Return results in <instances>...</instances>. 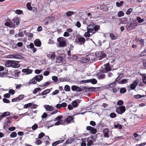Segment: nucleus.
Segmentation results:
<instances>
[{"label": "nucleus", "mask_w": 146, "mask_h": 146, "mask_svg": "<svg viewBox=\"0 0 146 146\" xmlns=\"http://www.w3.org/2000/svg\"><path fill=\"white\" fill-rule=\"evenodd\" d=\"M126 91V89L124 88H122L120 89V93L121 94L125 93Z\"/></svg>", "instance_id": "nucleus-55"}, {"label": "nucleus", "mask_w": 146, "mask_h": 146, "mask_svg": "<svg viewBox=\"0 0 146 146\" xmlns=\"http://www.w3.org/2000/svg\"><path fill=\"white\" fill-rule=\"evenodd\" d=\"M22 72L24 73H26L27 74H29L32 73V70L29 69H23L22 70Z\"/></svg>", "instance_id": "nucleus-23"}, {"label": "nucleus", "mask_w": 146, "mask_h": 146, "mask_svg": "<svg viewBox=\"0 0 146 146\" xmlns=\"http://www.w3.org/2000/svg\"><path fill=\"white\" fill-rule=\"evenodd\" d=\"M32 106V103H29L25 105L24 106V108H27L29 107H31Z\"/></svg>", "instance_id": "nucleus-48"}, {"label": "nucleus", "mask_w": 146, "mask_h": 146, "mask_svg": "<svg viewBox=\"0 0 146 146\" xmlns=\"http://www.w3.org/2000/svg\"><path fill=\"white\" fill-rule=\"evenodd\" d=\"M62 57L60 56H58L56 57V62L57 63H60L62 62Z\"/></svg>", "instance_id": "nucleus-27"}, {"label": "nucleus", "mask_w": 146, "mask_h": 146, "mask_svg": "<svg viewBox=\"0 0 146 146\" xmlns=\"http://www.w3.org/2000/svg\"><path fill=\"white\" fill-rule=\"evenodd\" d=\"M50 21H51L50 22V23H52L54 21L53 19H45L43 21V23L45 25H46Z\"/></svg>", "instance_id": "nucleus-26"}, {"label": "nucleus", "mask_w": 146, "mask_h": 146, "mask_svg": "<svg viewBox=\"0 0 146 146\" xmlns=\"http://www.w3.org/2000/svg\"><path fill=\"white\" fill-rule=\"evenodd\" d=\"M38 127V126L36 124H35L32 127V129L33 130H36Z\"/></svg>", "instance_id": "nucleus-57"}, {"label": "nucleus", "mask_w": 146, "mask_h": 146, "mask_svg": "<svg viewBox=\"0 0 146 146\" xmlns=\"http://www.w3.org/2000/svg\"><path fill=\"white\" fill-rule=\"evenodd\" d=\"M64 141V140H60L54 142L52 144V146H56L58 144L61 143Z\"/></svg>", "instance_id": "nucleus-31"}, {"label": "nucleus", "mask_w": 146, "mask_h": 146, "mask_svg": "<svg viewBox=\"0 0 146 146\" xmlns=\"http://www.w3.org/2000/svg\"><path fill=\"white\" fill-rule=\"evenodd\" d=\"M43 77V76L42 75H37L34 77V78H35L36 82L37 81L39 82L42 79Z\"/></svg>", "instance_id": "nucleus-17"}, {"label": "nucleus", "mask_w": 146, "mask_h": 146, "mask_svg": "<svg viewBox=\"0 0 146 146\" xmlns=\"http://www.w3.org/2000/svg\"><path fill=\"white\" fill-rule=\"evenodd\" d=\"M53 121L54 120H52L50 121H47L45 122V123L46 125L48 126V129L49 128V127H50L54 125V123L53 122Z\"/></svg>", "instance_id": "nucleus-13"}, {"label": "nucleus", "mask_w": 146, "mask_h": 146, "mask_svg": "<svg viewBox=\"0 0 146 146\" xmlns=\"http://www.w3.org/2000/svg\"><path fill=\"white\" fill-rule=\"evenodd\" d=\"M74 14L73 11H68L66 13V15L68 17H70Z\"/></svg>", "instance_id": "nucleus-41"}, {"label": "nucleus", "mask_w": 146, "mask_h": 146, "mask_svg": "<svg viewBox=\"0 0 146 146\" xmlns=\"http://www.w3.org/2000/svg\"><path fill=\"white\" fill-rule=\"evenodd\" d=\"M109 130L108 129H105L103 130V133L104 134V136L107 138L109 137L108 135Z\"/></svg>", "instance_id": "nucleus-24"}, {"label": "nucleus", "mask_w": 146, "mask_h": 146, "mask_svg": "<svg viewBox=\"0 0 146 146\" xmlns=\"http://www.w3.org/2000/svg\"><path fill=\"white\" fill-rule=\"evenodd\" d=\"M93 28H92L94 30H96V31H98L99 29L100 26L98 25H93Z\"/></svg>", "instance_id": "nucleus-50"}, {"label": "nucleus", "mask_w": 146, "mask_h": 146, "mask_svg": "<svg viewBox=\"0 0 146 146\" xmlns=\"http://www.w3.org/2000/svg\"><path fill=\"white\" fill-rule=\"evenodd\" d=\"M47 56L50 57L52 60L53 61L55 58V54L54 52H50L49 54H47Z\"/></svg>", "instance_id": "nucleus-16"}, {"label": "nucleus", "mask_w": 146, "mask_h": 146, "mask_svg": "<svg viewBox=\"0 0 146 146\" xmlns=\"http://www.w3.org/2000/svg\"><path fill=\"white\" fill-rule=\"evenodd\" d=\"M123 75L122 74H120L119 76H118L117 78L116 79L115 81L117 83H118V81H120V79L123 77Z\"/></svg>", "instance_id": "nucleus-30"}, {"label": "nucleus", "mask_w": 146, "mask_h": 146, "mask_svg": "<svg viewBox=\"0 0 146 146\" xmlns=\"http://www.w3.org/2000/svg\"><path fill=\"white\" fill-rule=\"evenodd\" d=\"M36 82H37L36 80H35V78H34V77L31 80H30V81L28 83V84H27V85H25H25L26 86H29L32 84H35L36 83Z\"/></svg>", "instance_id": "nucleus-19"}, {"label": "nucleus", "mask_w": 146, "mask_h": 146, "mask_svg": "<svg viewBox=\"0 0 146 146\" xmlns=\"http://www.w3.org/2000/svg\"><path fill=\"white\" fill-rule=\"evenodd\" d=\"M73 139L72 138H69L67 139V140L65 142V144H68L69 143H72L73 141Z\"/></svg>", "instance_id": "nucleus-52"}, {"label": "nucleus", "mask_w": 146, "mask_h": 146, "mask_svg": "<svg viewBox=\"0 0 146 146\" xmlns=\"http://www.w3.org/2000/svg\"><path fill=\"white\" fill-rule=\"evenodd\" d=\"M141 56H146V49L145 48L144 50L140 54Z\"/></svg>", "instance_id": "nucleus-54"}, {"label": "nucleus", "mask_w": 146, "mask_h": 146, "mask_svg": "<svg viewBox=\"0 0 146 146\" xmlns=\"http://www.w3.org/2000/svg\"><path fill=\"white\" fill-rule=\"evenodd\" d=\"M144 21L143 19H136L135 20L131 21L128 26V31L136 27L139 23H141Z\"/></svg>", "instance_id": "nucleus-2"}, {"label": "nucleus", "mask_w": 146, "mask_h": 146, "mask_svg": "<svg viewBox=\"0 0 146 146\" xmlns=\"http://www.w3.org/2000/svg\"><path fill=\"white\" fill-rule=\"evenodd\" d=\"M19 19H13L12 21H11V24L13 25H17L19 23Z\"/></svg>", "instance_id": "nucleus-25"}, {"label": "nucleus", "mask_w": 146, "mask_h": 146, "mask_svg": "<svg viewBox=\"0 0 146 146\" xmlns=\"http://www.w3.org/2000/svg\"><path fill=\"white\" fill-rule=\"evenodd\" d=\"M105 75L104 74H99L98 75V78L100 80L104 79L105 77Z\"/></svg>", "instance_id": "nucleus-35"}, {"label": "nucleus", "mask_w": 146, "mask_h": 146, "mask_svg": "<svg viewBox=\"0 0 146 146\" xmlns=\"http://www.w3.org/2000/svg\"><path fill=\"white\" fill-rule=\"evenodd\" d=\"M73 120V118L71 116H68L66 119V122L69 123H70L71 121Z\"/></svg>", "instance_id": "nucleus-38"}, {"label": "nucleus", "mask_w": 146, "mask_h": 146, "mask_svg": "<svg viewBox=\"0 0 146 146\" xmlns=\"http://www.w3.org/2000/svg\"><path fill=\"white\" fill-rule=\"evenodd\" d=\"M139 82V81L137 79H136L134 82L133 83L131 84L130 88L132 89H134L135 88L136 86Z\"/></svg>", "instance_id": "nucleus-14"}, {"label": "nucleus", "mask_w": 146, "mask_h": 146, "mask_svg": "<svg viewBox=\"0 0 146 146\" xmlns=\"http://www.w3.org/2000/svg\"><path fill=\"white\" fill-rule=\"evenodd\" d=\"M111 68L110 66V64L107 63L104 65L103 67H102L101 71L103 73H106V72L111 71Z\"/></svg>", "instance_id": "nucleus-3"}, {"label": "nucleus", "mask_w": 146, "mask_h": 146, "mask_svg": "<svg viewBox=\"0 0 146 146\" xmlns=\"http://www.w3.org/2000/svg\"><path fill=\"white\" fill-rule=\"evenodd\" d=\"M86 129L87 130L90 131L91 133L93 134H95L97 132L96 129L90 126H87Z\"/></svg>", "instance_id": "nucleus-12"}, {"label": "nucleus", "mask_w": 146, "mask_h": 146, "mask_svg": "<svg viewBox=\"0 0 146 146\" xmlns=\"http://www.w3.org/2000/svg\"><path fill=\"white\" fill-rule=\"evenodd\" d=\"M116 84V82L114 81L113 82L109 84V87L111 88H112L115 86Z\"/></svg>", "instance_id": "nucleus-59"}, {"label": "nucleus", "mask_w": 146, "mask_h": 146, "mask_svg": "<svg viewBox=\"0 0 146 146\" xmlns=\"http://www.w3.org/2000/svg\"><path fill=\"white\" fill-rule=\"evenodd\" d=\"M75 41L77 44L80 45H82L84 44L86 40L85 39L84 37H80L76 38Z\"/></svg>", "instance_id": "nucleus-5"}, {"label": "nucleus", "mask_w": 146, "mask_h": 146, "mask_svg": "<svg viewBox=\"0 0 146 146\" xmlns=\"http://www.w3.org/2000/svg\"><path fill=\"white\" fill-rule=\"evenodd\" d=\"M90 61V59L88 56L86 57H83L81 59V62L83 63H86Z\"/></svg>", "instance_id": "nucleus-18"}, {"label": "nucleus", "mask_w": 146, "mask_h": 146, "mask_svg": "<svg viewBox=\"0 0 146 146\" xmlns=\"http://www.w3.org/2000/svg\"><path fill=\"white\" fill-rule=\"evenodd\" d=\"M5 25L6 26H8L9 27H11L12 26L11 22L10 23L8 22H7L5 23Z\"/></svg>", "instance_id": "nucleus-58"}, {"label": "nucleus", "mask_w": 146, "mask_h": 146, "mask_svg": "<svg viewBox=\"0 0 146 146\" xmlns=\"http://www.w3.org/2000/svg\"><path fill=\"white\" fill-rule=\"evenodd\" d=\"M88 56L90 59V61L91 60L92 61H93L95 60V57L92 54H89Z\"/></svg>", "instance_id": "nucleus-39"}, {"label": "nucleus", "mask_w": 146, "mask_h": 146, "mask_svg": "<svg viewBox=\"0 0 146 146\" xmlns=\"http://www.w3.org/2000/svg\"><path fill=\"white\" fill-rule=\"evenodd\" d=\"M110 36L111 38L113 40H115L117 38V36H115L112 33L110 34Z\"/></svg>", "instance_id": "nucleus-40"}, {"label": "nucleus", "mask_w": 146, "mask_h": 146, "mask_svg": "<svg viewBox=\"0 0 146 146\" xmlns=\"http://www.w3.org/2000/svg\"><path fill=\"white\" fill-rule=\"evenodd\" d=\"M87 145L88 146H90L93 143V141L90 138H88L87 139Z\"/></svg>", "instance_id": "nucleus-36"}, {"label": "nucleus", "mask_w": 146, "mask_h": 146, "mask_svg": "<svg viewBox=\"0 0 146 146\" xmlns=\"http://www.w3.org/2000/svg\"><path fill=\"white\" fill-rule=\"evenodd\" d=\"M52 80L54 81V82H56L58 80V78L57 76H53L52 77Z\"/></svg>", "instance_id": "nucleus-64"}, {"label": "nucleus", "mask_w": 146, "mask_h": 146, "mask_svg": "<svg viewBox=\"0 0 146 146\" xmlns=\"http://www.w3.org/2000/svg\"><path fill=\"white\" fill-rule=\"evenodd\" d=\"M110 116L111 118H114L116 117V115L115 113H111L110 114Z\"/></svg>", "instance_id": "nucleus-63"}, {"label": "nucleus", "mask_w": 146, "mask_h": 146, "mask_svg": "<svg viewBox=\"0 0 146 146\" xmlns=\"http://www.w3.org/2000/svg\"><path fill=\"white\" fill-rule=\"evenodd\" d=\"M47 113L46 112H44L43 113V114L42 115L41 117L42 119H45L47 117Z\"/></svg>", "instance_id": "nucleus-62"}, {"label": "nucleus", "mask_w": 146, "mask_h": 146, "mask_svg": "<svg viewBox=\"0 0 146 146\" xmlns=\"http://www.w3.org/2000/svg\"><path fill=\"white\" fill-rule=\"evenodd\" d=\"M71 89L73 91H76L77 92L82 91V89L81 88L76 85L72 86H71Z\"/></svg>", "instance_id": "nucleus-9"}, {"label": "nucleus", "mask_w": 146, "mask_h": 146, "mask_svg": "<svg viewBox=\"0 0 146 146\" xmlns=\"http://www.w3.org/2000/svg\"><path fill=\"white\" fill-rule=\"evenodd\" d=\"M13 58L17 59H23L24 57L20 54H13Z\"/></svg>", "instance_id": "nucleus-22"}, {"label": "nucleus", "mask_w": 146, "mask_h": 146, "mask_svg": "<svg viewBox=\"0 0 146 146\" xmlns=\"http://www.w3.org/2000/svg\"><path fill=\"white\" fill-rule=\"evenodd\" d=\"M20 73V72H19L18 71L13 72L12 73V76L13 77H17L19 76Z\"/></svg>", "instance_id": "nucleus-29"}, {"label": "nucleus", "mask_w": 146, "mask_h": 146, "mask_svg": "<svg viewBox=\"0 0 146 146\" xmlns=\"http://www.w3.org/2000/svg\"><path fill=\"white\" fill-rule=\"evenodd\" d=\"M123 104V102L122 100H120L118 101L117 103V105L121 106Z\"/></svg>", "instance_id": "nucleus-60"}, {"label": "nucleus", "mask_w": 146, "mask_h": 146, "mask_svg": "<svg viewBox=\"0 0 146 146\" xmlns=\"http://www.w3.org/2000/svg\"><path fill=\"white\" fill-rule=\"evenodd\" d=\"M114 126L115 128L119 129H121L122 128V125L118 123H117V124L115 125Z\"/></svg>", "instance_id": "nucleus-42"}, {"label": "nucleus", "mask_w": 146, "mask_h": 146, "mask_svg": "<svg viewBox=\"0 0 146 146\" xmlns=\"http://www.w3.org/2000/svg\"><path fill=\"white\" fill-rule=\"evenodd\" d=\"M57 41L59 42V45L60 47L66 46V39L65 38L62 37H59L58 38Z\"/></svg>", "instance_id": "nucleus-4"}, {"label": "nucleus", "mask_w": 146, "mask_h": 146, "mask_svg": "<svg viewBox=\"0 0 146 146\" xmlns=\"http://www.w3.org/2000/svg\"><path fill=\"white\" fill-rule=\"evenodd\" d=\"M98 87H92L90 88H89V89L88 90H89V92H92V91H96L97 89H98Z\"/></svg>", "instance_id": "nucleus-46"}, {"label": "nucleus", "mask_w": 146, "mask_h": 146, "mask_svg": "<svg viewBox=\"0 0 146 146\" xmlns=\"http://www.w3.org/2000/svg\"><path fill=\"white\" fill-rule=\"evenodd\" d=\"M23 13L22 11L20 10H17L15 11V13L17 14L21 15Z\"/></svg>", "instance_id": "nucleus-56"}, {"label": "nucleus", "mask_w": 146, "mask_h": 146, "mask_svg": "<svg viewBox=\"0 0 146 146\" xmlns=\"http://www.w3.org/2000/svg\"><path fill=\"white\" fill-rule=\"evenodd\" d=\"M10 119V117H8L6 119L4 124V129L5 127H8L10 125L11 123Z\"/></svg>", "instance_id": "nucleus-11"}, {"label": "nucleus", "mask_w": 146, "mask_h": 146, "mask_svg": "<svg viewBox=\"0 0 146 146\" xmlns=\"http://www.w3.org/2000/svg\"><path fill=\"white\" fill-rule=\"evenodd\" d=\"M62 117V116H58L55 118L54 121H55L57 120L58 121L55 123L54 125H58L61 124L62 122V121L61 120V119Z\"/></svg>", "instance_id": "nucleus-7"}, {"label": "nucleus", "mask_w": 146, "mask_h": 146, "mask_svg": "<svg viewBox=\"0 0 146 146\" xmlns=\"http://www.w3.org/2000/svg\"><path fill=\"white\" fill-rule=\"evenodd\" d=\"M9 93L12 95L14 94L15 92V91L12 89H10L9 91Z\"/></svg>", "instance_id": "nucleus-61"}, {"label": "nucleus", "mask_w": 146, "mask_h": 146, "mask_svg": "<svg viewBox=\"0 0 146 146\" xmlns=\"http://www.w3.org/2000/svg\"><path fill=\"white\" fill-rule=\"evenodd\" d=\"M10 136L11 137L14 138L17 136V133L15 132H13L10 134Z\"/></svg>", "instance_id": "nucleus-51"}, {"label": "nucleus", "mask_w": 146, "mask_h": 146, "mask_svg": "<svg viewBox=\"0 0 146 146\" xmlns=\"http://www.w3.org/2000/svg\"><path fill=\"white\" fill-rule=\"evenodd\" d=\"M5 66L7 67H12L13 68H17L20 66L18 61L8 60L5 62Z\"/></svg>", "instance_id": "nucleus-1"}, {"label": "nucleus", "mask_w": 146, "mask_h": 146, "mask_svg": "<svg viewBox=\"0 0 146 146\" xmlns=\"http://www.w3.org/2000/svg\"><path fill=\"white\" fill-rule=\"evenodd\" d=\"M96 56L98 59L100 60L105 57L106 54L100 51L96 53Z\"/></svg>", "instance_id": "nucleus-8"}, {"label": "nucleus", "mask_w": 146, "mask_h": 146, "mask_svg": "<svg viewBox=\"0 0 146 146\" xmlns=\"http://www.w3.org/2000/svg\"><path fill=\"white\" fill-rule=\"evenodd\" d=\"M97 80L95 78L90 79V82L93 84H96L97 83Z\"/></svg>", "instance_id": "nucleus-45"}, {"label": "nucleus", "mask_w": 146, "mask_h": 146, "mask_svg": "<svg viewBox=\"0 0 146 146\" xmlns=\"http://www.w3.org/2000/svg\"><path fill=\"white\" fill-rule=\"evenodd\" d=\"M139 39H136L135 40V41L136 42H139V44H141L142 45V46H141V47L142 48V47L143 46H144V41L143 40L141 39H140L139 40H138Z\"/></svg>", "instance_id": "nucleus-28"}, {"label": "nucleus", "mask_w": 146, "mask_h": 146, "mask_svg": "<svg viewBox=\"0 0 146 146\" xmlns=\"http://www.w3.org/2000/svg\"><path fill=\"white\" fill-rule=\"evenodd\" d=\"M44 107L47 111H52L53 110V107L48 105H44Z\"/></svg>", "instance_id": "nucleus-21"}, {"label": "nucleus", "mask_w": 146, "mask_h": 146, "mask_svg": "<svg viewBox=\"0 0 146 146\" xmlns=\"http://www.w3.org/2000/svg\"><path fill=\"white\" fill-rule=\"evenodd\" d=\"M24 97V95H20L17 97L13 98L12 100V102H17L22 100Z\"/></svg>", "instance_id": "nucleus-10"}, {"label": "nucleus", "mask_w": 146, "mask_h": 146, "mask_svg": "<svg viewBox=\"0 0 146 146\" xmlns=\"http://www.w3.org/2000/svg\"><path fill=\"white\" fill-rule=\"evenodd\" d=\"M0 114H3L4 117H5L7 116L10 115V113L9 111H6L4 113L0 112Z\"/></svg>", "instance_id": "nucleus-47"}, {"label": "nucleus", "mask_w": 146, "mask_h": 146, "mask_svg": "<svg viewBox=\"0 0 146 146\" xmlns=\"http://www.w3.org/2000/svg\"><path fill=\"white\" fill-rule=\"evenodd\" d=\"M124 15V13L122 11H119L118 13V16L119 17H121Z\"/></svg>", "instance_id": "nucleus-53"}, {"label": "nucleus", "mask_w": 146, "mask_h": 146, "mask_svg": "<svg viewBox=\"0 0 146 146\" xmlns=\"http://www.w3.org/2000/svg\"><path fill=\"white\" fill-rule=\"evenodd\" d=\"M64 90L66 92H69L70 91V87L68 85H66L64 87Z\"/></svg>", "instance_id": "nucleus-44"}, {"label": "nucleus", "mask_w": 146, "mask_h": 146, "mask_svg": "<svg viewBox=\"0 0 146 146\" xmlns=\"http://www.w3.org/2000/svg\"><path fill=\"white\" fill-rule=\"evenodd\" d=\"M80 102V100L79 99L73 101L72 103V104L74 108H76L78 106Z\"/></svg>", "instance_id": "nucleus-15"}, {"label": "nucleus", "mask_w": 146, "mask_h": 146, "mask_svg": "<svg viewBox=\"0 0 146 146\" xmlns=\"http://www.w3.org/2000/svg\"><path fill=\"white\" fill-rule=\"evenodd\" d=\"M26 7L28 10H31L33 8L31 6V3L30 2H28L26 4Z\"/></svg>", "instance_id": "nucleus-37"}, {"label": "nucleus", "mask_w": 146, "mask_h": 146, "mask_svg": "<svg viewBox=\"0 0 146 146\" xmlns=\"http://www.w3.org/2000/svg\"><path fill=\"white\" fill-rule=\"evenodd\" d=\"M123 3V1H121L119 2H116V4L117 6L118 7H121Z\"/></svg>", "instance_id": "nucleus-43"}, {"label": "nucleus", "mask_w": 146, "mask_h": 146, "mask_svg": "<svg viewBox=\"0 0 146 146\" xmlns=\"http://www.w3.org/2000/svg\"><path fill=\"white\" fill-rule=\"evenodd\" d=\"M34 43L35 45L36 46L40 47L41 46V42L39 39L35 40L34 41Z\"/></svg>", "instance_id": "nucleus-20"}, {"label": "nucleus", "mask_w": 146, "mask_h": 146, "mask_svg": "<svg viewBox=\"0 0 146 146\" xmlns=\"http://www.w3.org/2000/svg\"><path fill=\"white\" fill-rule=\"evenodd\" d=\"M127 82V80L126 79H123L118 81V84H123Z\"/></svg>", "instance_id": "nucleus-33"}, {"label": "nucleus", "mask_w": 146, "mask_h": 146, "mask_svg": "<svg viewBox=\"0 0 146 146\" xmlns=\"http://www.w3.org/2000/svg\"><path fill=\"white\" fill-rule=\"evenodd\" d=\"M41 90V88H35L33 91V93L34 94H36L39 90Z\"/></svg>", "instance_id": "nucleus-49"}, {"label": "nucleus", "mask_w": 146, "mask_h": 146, "mask_svg": "<svg viewBox=\"0 0 146 146\" xmlns=\"http://www.w3.org/2000/svg\"><path fill=\"white\" fill-rule=\"evenodd\" d=\"M125 107L124 106H119L116 109L117 113L119 114H122L125 111Z\"/></svg>", "instance_id": "nucleus-6"}, {"label": "nucleus", "mask_w": 146, "mask_h": 146, "mask_svg": "<svg viewBox=\"0 0 146 146\" xmlns=\"http://www.w3.org/2000/svg\"><path fill=\"white\" fill-rule=\"evenodd\" d=\"M51 82H52L51 81H49L46 82V83H45L44 84H42L41 85H39L38 86H40V87H43V86H47L49 85L50 84Z\"/></svg>", "instance_id": "nucleus-34"}, {"label": "nucleus", "mask_w": 146, "mask_h": 146, "mask_svg": "<svg viewBox=\"0 0 146 146\" xmlns=\"http://www.w3.org/2000/svg\"><path fill=\"white\" fill-rule=\"evenodd\" d=\"M50 89H47L44 90L41 92L42 95H45L49 93L50 92Z\"/></svg>", "instance_id": "nucleus-32"}]
</instances>
